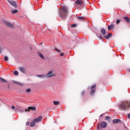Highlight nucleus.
<instances>
[{
	"label": "nucleus",
	"mask_w": 130,
	"mask_h": 130,
	"mask_svg": "<svg viewBox=\"0 0 130 130\" xmlns=\"http://www.w3.org/2000/svg\"><path fill=\"white\" fill-rule=\"evenodd\" d=\"M55 76V74H53L52 71L49 72L47 75H46V78H50L51 77Z\"/></svg>",
	"instance_id": "6"
},
{
	"label": "nucleus",
	"mask_w": 130,
	"mask_h": 130,
	"mask_svg": "<svg viewBox=\"0 0 130 130\" xmlns=\"http://www.w3.org/2000/svg\"><path fill=\"white\" fill-rule=\"evenodd\" d=\"M18 13V11L17 10H12L11 12L12 14H17Z\"/></svg>",
	"instance_id": "25"
},
{
	"label": "nucleus",
	"mask_w": 130,
	"mask_h": 130,
	"mask_svg": "<svg viewBox=\"0 0 130 130\" xmlns=\"http://www.w3.org/2000/svg\"><path fill=\"white\" fill-rule=\"evenodd\" d=\"M35 123H36V122L34 121V120L33 121L30 123V126H31V127H34V126H36V124H35Z\"/></svg>",
	"instance_id": "17"
},
{
	"label": "nucleus",
	"mask_w": 130,
	"mask_h": 130,
	"mask_svg": "<svg viewBox=\"0 0 130 130\" xmlns=\"http://www.w3.org/2000/svg\"><path fill=\"white\" fill-rule=\"evenodd\" d=\"M114 28V25L111 24V25H109L108 26V29L109 31H110L112 29Z\"/></svg>",
	"instance_id": "14"
},
{
	"label": "nucleus",
	"mask_w": 130,
	"mask_h": 130,
	"mask_svg": "<svg viewBox=\"0 0 130 130\" xmlns=\"http://www.w3.org/2000/svg\"><path fill=\"white\" fill-rule=\"evenodd\" d=\"M107 125V123L105 121H103L101 122V126L103 128H105Z\"/></svg>",
	"instance_id": "9"
},
{
	"label": "nucleus",
	"mask_w": 130,
	"mask_h": 130,
	"mask_svg": "<svg viewBox=\"0 0 130 130\" xmlns=\"http://www.w3.org/2000/svg\"><path fill=\"white\" fill-rule=\"evenodd\" d=\"M37 77H38L40 79H45L46 78V76L44 75H37Z\"/></svg>",
	"instance_id": "15"
},
{
	"label": "nucleus",
	"mask_w": 130,
	"mask_h": 130,
	"mask_svg": "<svg viewBox=\"0 0 130 130\" xmlns=\"http://www.w3.org/2000/svg\"><path fill=\"white\" fill-rule=\"evenodd\" d=\"M111 36H112V34H111V33H108L107 36L104 37V38H105V39H109Z\"/></svg>",
	"instance_id": "13"
},
{
	"label": "nucleus",
	"mask_w": 130,
	"mask_h": 130,
	"mask_svg": "<svg viewBox=\"0 0 130 130\" xmlns=\"http://www.w3.org/2000/svg\"><path fill=\"white\" fill-rule=\"evenodd\" d=\"M4 60L5 61H8V60H9V58L8 57V56H5Z\"/></svg>",
	"instance_id": "26"
},
{
	"label": "nucleus",
	"mask_w": 130,
	"mask_h": 130,
	"mask_svg": "<svg viewBox=\"0 0 130 130\" xmlns=\"http://www.w3.org/2000/svg\"><path fill=\"white\" fill-rule=\"evenodd\" d=\"M14 75H15V76H18V75H19V72H18V71H14Z\"/></svg>",
	"instance_id": "27"
},
{
	"label": "nucleus",
	"mask_w": 130,
	"mask_h": 130,
	"mask_svg": "<svg viewBox=\"0 0 130 130\" xmlns=\"http://www.w3.org/2000/svg\"><path fill=\"white\" fill-rule=\"evenodd\" d=\"M53 103L54 104V105H58L59 104V102L58 101H53Z\"/></svg>",
	"instance_id": "22"
},
{
	"label": "nucleus",
	"mask_w": 130,
	"mask_h": 130,
	"mask_svg": "<svg viewBox=\"0 0 130 130\" xmlns=\"http://www.w3.org/2000/svg\"><path fill=\"white\" fill-rule=\"evenodd\" d=\"M9 3L11 5V6H13V7H14V8H17V4L15 2H12V1H9Z\"/></svg>",
	"instance_id": "11"
},
{
	"label": "nucleus",
	"mask_w": 130,
	"mask_h": 130,
	"mask_svg": "<svg viewBox=\"0 0 130 130\" xmlns=\"http://www.w3.org/2000/svg\"><path fill=\"white\" fill-rule=\"evenodd\" d=\"M124 20H125V21L127 22V23H129L130 22V19L128 17H123Z\"/></svg>",
	"instance_id": "20"
},
{
	"label": "nucleus",
	"mask_w": 130,
	"mask_h": 130,
	"mask_svg": "<svg viewBox=\"0 0 130 130\" xmlns=\"http://www.w3.org/2000/svg\"><path fill=\"white\" fill-rule=\"evenodd\" d=\"M116 23L117 24H119L120 23V20L117 19Z\"/></svg>",
	"instance_id": "30"
},
{
	"label": "nucleus",
	"mask_w": 130,
	"mask_h": 130,
	"mask_svg": "<svg viewBox=\"0 0 130 130\" xmlns=\"http://www.w3.org/2000/svg\"><path fill=\"white\" fill-rule=\"evenodd\" d=\"M3 22L4 24H6V26H7V27H9V28H14V25H13V24H12L11 23L7 21H4Z\"/></svg>",
	"instance_id": "7"
},
{
	"label": "nucleus",
	"mask_w": 130,
	"mask_h": 130,
	"mask_svg": "<svg viewBox=\"0 0 130 130\" xmlns=\"http://www.w3.org/2000/svg\"><path fill=\"white\" fill-rule=\"evenodd\" d=\"M18 70L23 74H25L26 73V69L23 67H19Z\"/></svg>",
	"instance_id": "10"
},
{
	"label": "nucleus",
	"mask_w": 130,
	"mask_h": 130,
	"mask_svg": "<svg viewBox=\"0 0 130 130\" xmlns=\"http://www.w3.org/2000/svg\"><path fill=\"white\" fill-rule=\"evenodd\" d=\"M38 54L39 56L41 57V58H42V59H45V58L44 57V56H43V54H41L40 52H38Z\"/></svg>",
	"instance_id": "19"
},
{
	"label": "nucleus",
	"mask_w": 130,
	"mask_h": 130,
	"mask_svg": "<svg viewBox=\"0 0 130 130\" xmlns=\"http://www.w3.org/2000/svg\"><path fill=\"white\" fill-rule=\"evenodd\" d=\"M101 32L102 34H103V35L105 36V35L106 34V30H105L104 28H102L101 30Z\"/></svg>",
	"instance_id": "18"
},
{
	"label": "nucleus",
	"mask_w": 130,
	"mask_h": 130,
	"mask_svg": "<svg viewBox=\"0 0 130 130\" xmlns=\"http://www.w3.org/2000/svg\"><path fill=\"white\" fill-rule=\"evenodd\" d=\"M30 92H31V89L28 88V89L26 90V93H30Z\"/></svg>",
	"instance_id": "28"
},
{
	"label": "nucleus",
	"mask_w": 130,
	"mask_h": 130,
	"mask_svg": "<svg viewBox=\"0 0 130 130\" xmlns=\"http://www.w3.org/2000/svg\"><path fill=\"white\" fill-rule=\"evenodd\" d=\"M71 27H72L73 28H75L77 27V24H73L71 25Z\"/></svg>",
	"instance_id": "29"
},
{
	"label": "nucleus",
	"mask_w": 130,
	"mask_h": 130,
	"mask_svg": "<svg viewBox=\"0 0 130 130\" xmlns=\"http://www.w3.org/2000/svg\"><path fill=\"white\" fill-rule=\"evenodd\" d=\"M75 4L77 6H80V7H83L84 6V2L82 0H76L75 1Z\"/></svg>",
	"instance_id": "5"
},
{
	"label": "nucleus",
	"mask_w": 130,
	"mask_h": 130,
	"mask_svg": "<svg viewBox=\"0 0 130 130\" xmlns=\"http://www.w3.org/2000/svg\"><path fill=\"white\" fill-rule=\"evenodd\" d=\"M77 18L78 19V20H79L80 21H83V20H85V17H77Z\"/></svg>",
	"instance_id": "21"
},
{
	"label": "nucleus",
	"mask_w": 130,
	"mask_h": 130,
	"mask_svg": "<svg viewBox=\"0 0 130 130\" xmlns=\"http://www.w3.org/2000/svg\"><path fill=\"white\" fill-rule=\"evenodd\" d=\"M42 120V117L39 116L38 118H35L34 119V121H35L36 123H37V122H40V121H41Z\"/></svg>",
	"instance_id": "8"
},
{
	"label": "nucleus",
	"mask_w": 130,
	"mask_h": 130,
	"mask_svg": "<svg viewBox=\"0 0 130 130\" xmlns=\"http://www.w3.org/2000/svg\"><path fill=\"white\" fill-rule=\"evenodd\" d=\"M31 110H32L33 111H36V107L33 106V107H29L28 109H26L25 110V112H27L28 111V112H30Z\"/></svg>",
	"instance_id": "4"
},
{
	"label": "nucleus",
	"mask_w": 130,
	"mask_h": 130,
	"mask_svg": "<svg viewBox=\"0 0 130 130\" xmlns=\"http://www.w3.org/2000/svg\"><path fill=\"white\" fill-rule=\"evenodd\" d=\"M127 117L128 118H130V114L127 115Z\"/></svg>",
	"instance_id": "37"
},
{
	"label": "nucleus",
	"mask_w": 130,
	"mask_h": 130,
	"mask_svg": "<svg viewBox=\"0 0 130 130\" xmlns=\"http://www.w3.org/2000/svg\"><path fill=\"white\" fill-rule=\"evenodd\" d=\"M100 38L101 39H102V37L101 36H100Z\"/></svg>",
	"instance_id": "39"
},
{
	"label": "nucleus",
	"mask_w": 130,
	"mask_h": 130,
	"mask_svg": "<svg viewBox=\"0 0 130 130\" xmlns=\"http://www.w3.org/2000/svg\"><path fill=\"white\" fill-rule=\"evenodd\" d=\"M60 17L61 19L66 18L68 15V8L66 7H63L61 8L59 12Z\"/></svg>",
	"instance_id": "2"
},
{
	"label": "nucleus",
	"mask_w": 130,
	"mask_h": 130,
	"mask_svg": "<svg viewBox=\"0 0 130 130\" xmlns=\"http://www.w3.org/2000/svg\"><path fill=\"white\" fill-rule=\"evenodd\" d=\"M15 85H18V86H20L21 87L23 86L24 83H22L21 82H13Z\"/></svg>",
	"instance_id": "12"
},
{
	"label": "nucleus",
	"mask_w": 130,
	"mask_h": 130,
	"mask_svg": "<svg viewBox=\"0 0 130 130\" xmlns=\"http://www.w3.org/2000/svg\"><path fill=\"white\" fill-rule=\"evenodd\" d=\"M54 50H56V51H57L58 53H60V50L57 49H55Z\"/></svg>",
	"instance_id": "31"
},
{
	"label": "nucleus",
	"mask_w": 130,
	"mask_h": 130,
	"mask_svg": "<svg viewBox=\"0 0 130 130\" xmlns=\"http://www.w3.org/2000/svg\"><path fill=\"white\" fill-rule=\"evenodd\" d=\"M64 55V54L63 53H61L60 54V56H63Z\"/></svg>",
	"instance_id": "32"
},
{
	"label": "nucleus",
	"mask_w": 130,
	"mask_h": 130,
	"mask_svg": "<svg viewBox=\"0 0 130 130\" xmlns=\"http://www.w3.org/2000/svg\"><path fill=\"white\" fill-rule=\"evenodd\" d=\"M130 106V102L127 101L122 102L119 105V108L121 110H126L127 108H129Z\"/></svg>",
	"instance_id": "1"
},
{
	"label": "nucleus",
	"mask_w": 130,
	"mask_h": 130,
	"mask_svg": "<svg viewBox=\"0 0 130 130\" xmlns=\"http://www.w3.org/2000/svg\"><path fill=\"white\" fill-rule=\"evenodd\" d=\"M103 116V114H101L100 116V117H102Z\"/></svg>",
	"instance_id": "38"
},
{
	"label": "nucleus",
	"mask_w": 130,
	"mask_h": 130,
	"mask_svg": "<svg viewBox=\"0 0 130 130\" xmlns=\"http://www.w3.org/2000/svg\"><path fill=\"white\" fill-rule=\"evenodd\" d=\"M2 50H3V49H2V47L0 46V52H2Z\"/></svg>",
	"instance_id": "36"
},
{
	"label": "nucleus",
	"mask_w": 130,
	"mask_h": 130,
	"mask_svg": "<svg viewBox=\"0 0 130 130\" xmlns=\"http://www.w3.org/2000/svg\"><path fill=\"white\" fill-rule=\"evenodd\" d=\"M105 120H108V121H110V117H109L108 116H106Z\"/></svg>",
	"instance_id": "23"
},
{
	"label": "nucleus",
	"mask_w": 130,
	"mask_h": 130,
	"mask_svg": "<svg viewBox=\"0 0 130 130\" xmlns=\"http://www.w3.org/2000/svg\"><path fill=\"white\" fill-rule=\"evenodd\" d=\"M11 108H12V109H15V106H11Z\"/></svg>",
	"instance_id": "33"
},
{
	"label": "nucleus",
	"mask_w": 130,
	"mask_h": 130,
	"mask_svg": "<svg viewBox=\"0 0 130 130\" xmlns=\"http://www.w3.org/2000/svg\"><path fill=\"white\" fill-rule=\"evenodd\" d=\"M0 82H7V80H6V79L3 78L2 77H0Z\"/></svg>",
	"instance_id": "24"
},
{
	"label": "nucleus",
	"mask_w": 130,
	"mask_h": 130,
	"mask_svg": "<svg viewBox=\"0 0 130 130\" xmlns=\"http://www.w3.org/2000/svg\"><path fill=\"white\" fill-rule=\"evenodd\" d=\"M118 122H120V120L118 119H115L113 120V123H118Z\"/></svg>",
	"instance_id": "16"
},
{
	"label": "nucleus",
	"mask_w": 130,
	"mask_h": 130,
	"mask_svg": "<svg viewBox=\"0 0 130 130\" xmlns=\"http://www.w3.org/2000/svg\"><path fill=\"white\" fill-rule=\"evenodd\" d=\"M88 89H91L90 95H94L96 92V84H94L90 88L89 87Z\"/></svg>",
	"instance_id": "3"
},
{
	"label": "nucleus",
	"mask_w": 130,
	"mask_h": 130,
	"mask_svg": "<svg viewBox=\"0 0 130 130\" xmlns=\"http://www.w3.org/2000/svg\"><path fill=\"white\" fill-rule=\"evenodd\" d=\"M30 124V122H26V125H29Z\"/></svg>",
	"instance_id": "34"
},
{
	"label": "nucleus",
	"mask_w": 130,
	"mask_h": 130,
	"mask_svg": "<svg viewBox=\"0 0 130 130\" xmlns=\"http://www.w3.org/2000/svg\"><path fill=\"white\" fill-rule=\"evenodd\" d=\"M81 94H82V95H84V94H85V92H84V91H82Z\"/></svg>",
	"instance_id": "35"
}]
</instances>
